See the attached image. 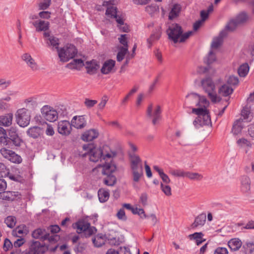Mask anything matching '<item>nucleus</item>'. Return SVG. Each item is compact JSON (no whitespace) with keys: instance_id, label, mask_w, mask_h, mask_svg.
Wrapping results in <instances>:
<instances>
[{"instance_id":"e433bc0d","label":"nucleus","mask_w":254,"mask_h":254,"mask_svg":"<svg viewBox=\"0 0 254 254\" xmlns=\"http://www.w3.org/2000/svg\"><path fill=\"white\" fill-rule=\"evenodd\" d=\"M186 177L192 181H200L203 178V176L198 173H193L191 172H186Z\"/></svg>"},{"instance_id":"4468645a","label":"nucleus","mask_w":254,"mask_h":254,"mask_svg":"<svg viewBox=\"0 0 254 254\" xmlns=\"http://www.w3.org/2000/svg\"><path fill=\"white\" fill-rule=\"evenodd\" d=\"M241 191L246 195L251 193V181L250 178L247 176H243L240 178Z\"/></svg>"},{"instance_id":"f3484780","label":"nucleus","mask_w":254,"mask_h":254,"mask_svg":"<svg viewBox=\"0 0 254 254\" xmlns=\"http://www.w3.org/2000/svg\"><path fill=\"white\" fill-rule=\"evenodd\" d=\"M44 37L48 46H52L53 48H55L57 49V51H58V50H59V39L54 37V36L51 35L49 32H46L44 33Z\"/></svg>"},{"instance_id":"a18cd8bd","label":"nucleus","mask_w":254,"mask_h":254,"mask_svg":"<svg viewBox=\"0 0 254 254\" xmlns=\"http://www.w3.org/2000/svg\"><path fill=\"white\" fill-rule=\"evenodd\" d=\"M27 134L34 138H37L39 135L38 128L36 127H34L29 128L27 131Z\"/></svg>"},{"instance_id":"72a5a7b5","label":"nucleus","mask_w":254,"mask_h":254,"mask_svg":"<svg viewBox=\"0 0 254 254\" xmlns=\"http://www.w3.org/2000/svg\"><path fill=\"white\" fill-rule=\"evenodd\" d=\"M13 116L12 114H7L0 117V124L4 126H9L11 124Z\"/></svg>"},{"instance_id":"e2e57ef3","label":"nucleus","mask_w":254,"mask_h":254,"mask_svg":"<svg viewBox=\"0 0 254 254\" xmlns=\"http://www.w3.org/2000/svg\"><path fill=\"white\" fill-rule=\"evenodd\" d=\"M239 83V79L237 76H230L227 79V83L229 85H236Z\"/></svg>"},{"instance_id":"cd10ccee","label":"nucleus","mask_w":254,"mask_h":254,"mask_svg":"<svg viewBox=\"0 0 254 254\" xmlns=\"http://www.w3.org/2000/svg\"><path fill=\"white\" fill-rule=\"evenodd\" d=\"M242 245L241 241L238 238L231 239L228 242V246L231 251H237L240 249Z\"/></svg>"},{"instance_id":"a878e982","label":"nucleus","mask_w":254,"mask_h":254,"mask_svg":"<svg viewBox=\"0 0 254 254\" xmlns=\"http://www.w3.org/2000/svg\"><path fill=\"white\" fill-rule=\"evenodd\" d=\"M227 35V32L225 30L221 31L218 36L214 38L211 44V47L214 49H217L222 43L223 38Z\"/></svg>"},{"instance_id":"864d4df0","label":"nucleus","mask_w":254,"mask_h":254,"mask_svg":"<svg viewBox=\"0 0 254 254\" xmlns=\"http://www.w3.org/2000/svg\"><path fill=\"white\" fill-rule=\"evenodd\" d=\"M11 84L10 80H7L5 78H0V87L3 89L7 88Z\"/></svg>"},{"instance_id":"bb28decb","label":"nucleus","mask_w":254,"mask_h":254,"mask_svg":"<svg viewBox=\"0 0 254 254\" xmlns=\"http://www.w3.org/2000/svg\"><path fill=\"white\" fill-rule=\"evenodd\" d=\"M115 65V61L113 60H109L106 61L101 69V72L107 74L109 73Z\"/></svg>"},{"instance_id":"603ef678","label":"nucleus","mask_w":254,"mask_h":254,"mask_svg":"<svg viewBox=\"0 0 254 254\" xmlns=\"http://www.w3.org/2000/svg\"><path fill=\"white\" fill-rule=\"evenodd\" d=\"M215 54L212 51H210L208 55V56L204 59V62L207 64H210L215 61Z\"/></svg>"},{"instance_id":"680f3d73","label":"nucleus","mask_w":254,"mask_h":254,"mask_svg":"<svg viewBox=\"0 0 254 254\" xmlns=\"http://www.w3.org/2000/svg\"><path fill=\"white\" fill-rule=\"evenodd\" d=\"M97 103V101L86 98L84 101V104L87 108H91Z\"/></svg>"},{"instance_id":"a211bd4d","label":"nucleus","mask_w":254,"mask_h":254,"mask_svg":"<svg viewBox=\"0 0 254 254\" xmlns=\"http://www.w3.org/2000/svg\"><path fill=\"white\" fill-rule=\"evenodd\" d=\"M22 59L25 62L28 67L33 71L39 69V66L34 59L29 53H25L22 56Z\"/></svg>"},{"instance_id":"6e6d98bb","label":"nucleus","mask_w":254,"mask_h":254,"mask_svg":"<svg viewBox=\"0 0 254 254\" xmlns=\"http://www.w3.org/2000/svg\"><path fill=\"white\" fill-rule=\"evenodd\" d=\"M18 92L15 91L9 90L8 91L7 95L3 97L1 100L6 102H9L11 100V96H15L17 95Z\"/></svg>"},{"instance_id":"2eb2a0df","label":"nucleus","mask_w":254,"mask_h":254,"mask_svg":"<svg viewBox=\"0 0 254 254\" xmlns=\"http://www.w3.org/2000/svg\"><path fill=\"white\" fill-rule=\"evenodd\" d=\"M71 125L68 121H62L58 123V130L59 133L68 135L70 133L71 130Z\"/></svg>"},{"instance_id":"37998d69","label":"nucleus","mask_w":254,"mask_h":254,"mask_svg":"<svg viewBox=\"0 0 254 254\" xmlns=\"http://www.w3.org/2000/svg\"><path fill=\"white\" fill-rule=\"evenodd\" d=\"M169 173L174 177H186V171L181 169H171Z\"/></svg>"},{"instance_id":"c85d7f7f","label":"nucleus","mask_w":254,"mask_h":254,"mask_svg":"<svg viewBox=\"0 0 254 254\" xmlns=\"http://www.w3.org/2000/svg\"><path fill=\"white\" fill-rule=\"evenodd\" d=\"M243 119L240 118L237 120L233 124L232 132L235 135L240 133L244 128Z\"/></svg>"},{"instance_id":"c9c22d12","label":"nucleus","mask_w":254,"mask_h":254,"mask_svg":"<svg viewBox=\"0 0 254 254\" xmlns=\"http://www.w3.org/2000/svg\"><path fill=\"white\" fill-rule=\"evenodd\" d=\"M98 195L101 202H105L107 201L110 196L109 192L104 189H100L98 190Z\"/></svg>"},{"instance_id":"8fccbe9b","label":"nucleus","mask_w":254,"mask_h":254,"mask_svg":"<svg viewBox=\"0 0 254 254\" xmlns=\"http://www.w3.org/2000/svg\"><path fill=\"white\" fill-rule=\"evenodd\" d=\"M8 175L9 169L3 163L0 162V177H5Z\"/></svg>"},{"instance_id":"a19ab883","label":"nucleus","mask_w":254,"mask_h":254,"mask_svg":"<svg viewBox=\"0 0 254 254\" xmlns=\"http://www.w3.org/2000/svg\"><path fill=\"white\" fill-rule=\"evenodd\" d=\"M181 10V6L179 4H175L169 13V19H172L177 17Z\"/></svg>"},{"instance_id":"473e14b6","label":"nucleus","mask_w":254,"mask_h":254,"mask_svg":"<svg viewBox=\"0 0 254 254\" xmlns=\"http://www.w3.org/2000/svg\"><path fill=\"white\" fill-rule=\"evenodd\" d=\"M84 65L83 62L81 59H74L71 63L68 64L66 67L69 69H78Z\"/></svg>"},{"instance_id":"58836bf2","label":"nucleus","mask_w":254,"mask_h":254,"mask_svg":"<svg viewBox=\"0 0 254 254\" xmlns=\"http://www.w3.org/2000/svg\"><path fill=\"white\" fill-rule=\"evenodd\" d=\"M249 70V66L247 63L242 64L238 68V72L241 77H245L248 74Z\"/></svg>"},{"instance_id":"774afa93","label":"nucleus","mask_w":254,"mask_h":254,"mask_svg":"<svg viewBox=\"0 0 254 254\" xmlns=\"http://www.w3.org/2000/svg\"><path fill=\"white\" fill-rule=\"evenodd\" d=\"M214 254H228V251L226 248L218 247L215 249Z\"/></svg>"},{"instance_id":"5701e85b","label":"nucleus","mask_w":254,"mask_h":254,"mask_svg":"<svg viewBox=\"0 0 254 254\" xmlns=\"http://www.w3.org/2000/svg\"><path fill=\"white\" fill-rule=\"evenodd\" d=\"M48 232L45 229L39 228L32 232V236L36 239H40L42 241L47 240L48 238Z\"/></svg>"},{"instance_id":"13d9d810","label":"nucleus","mask_w":254,"mask_h":254,"mask_svg":"<svg viewBox=\"0 0 254 254\" xmlns=\"http://www.w3.org/2000/svg\"><path fill=\"white\" fill-rule=\"evenodd\" d=\"M51 0H43L39 4L40 9H46L50 5Z\"/></svg>"},{"instance_id":"1a4fd4ad","label":"nucleus","mask_w":254,"mask_h":254,"mask_svg":"<svg viewBox=\"0 0 254 254\" xmlns=\"http://www.w3.org/2000/svg\"><path fill=\"white\" fill-rule=\"evenodd\" d=\"M16 121L21 127H27L30 123L31 115L26 108H23L17 110L15 113Z\"/></svg>"},{"instance_id":"5fc2aeb1","label":"nucleus","mask_w":254,"mask_h":254,"mask_svg":"<svg viewBox=\"0 0 254 254\" xmlns=\"http://www.w3.org/2000/svg\"><path fill=\"white\" fill-rule=\"evenodd\" d=\"M118 39L120 43L123 45V46L121 47L120 48H127L128 49V44L127 41V34L121 35Z\"/></svg>"},{"instance_id":"f257e3e1","label":"nucleus","mask_w":254,"mask_h":254,"mask_svg":"<svg viewBox=\"0 0 254 254\" xmlns=\"http://www.w3.org/2000/svg\"><path fill=\"white\" fill-rule=\"evenodd\" d=\"M185 105L189 107L193 106L198 107L197 108L192 109V113L197 115L193 122V125L195 128H198L210 124V117L207 110L209 102L205 97L195 93H190L186 96Z\"/></svg>"},{"instance_id":"3c124183","label":"nucleus","mask_w":254,"mask_h":254,"mask_svg":"<svg viewBox=\"0 0 254 254\" xmlns=\"http://www.w3.org/2000/svg\"><path fill=\"white\" fill-rule=\"evenodd\" d=\"M243 248L247 253L252 254L254 251V243L253 242L247 241L243 245Z\"/></svg>"},{"instance_id":"423d86ee","label":"nucleus","mask_w":254,"mask_h":254,"mask_svg":"<svg viewBox=\"0 0 254 254\" xmlns=\"http://www.w3.org/2000/svg\"><path fill=\"white\" fill-rule=\"evenodd\" d=\"M200 83L203 90L207 94L213 103H216L220 101V98L217 95L215 85L211 78L206 76L201 79Z\"/></svg>"},{"instance_id":"69168bd1","label":"nucleus","mask_w":254,"mask_h":254,"mask_svg":"<svg viewBox=\"0 0 254 254\" xmlns=\"http://www.w3.org/2000/svg\"><path fill=\"white\" fill-rule=\"evenodd\" d=\"M192 34V31H188L184 34H182L180 37L179 38V42L182 43L185 41V40L188 39L191 34Z\"/></svg>"},{"instance_id":"dca6fc26","label":"nucleus","mask_w":254,"mask_h":254,"mask_svg":"<svg viewBox=\"0 0 254 254\" xmlns=\"http://www.w3.org/2000/svg\"><path fill=\"white\" fill-rule=\"evenodd\" d=\"M85 116H74L71 120V125L77 129H82L86 126Z\"/></svg>"},{"instance_id":"49530a36","label":"nucleus","mask_w":254,"mask_h":254,"mask_svg":"<svg viewBox=\"0 0 254 254\" xmlns=\"http://www.w3.org/2000/svg\"><path fill=\"white\" fill-rule=\"evenodd\" d=\"M4 223L9 228H13L16 224V218L14 216H9L4 220Z\"/></svg>"},{"instance_id":"aec40b11","label":"nucleus","mask_w":254,"mask_h":254,"mask_svg":"<svg viewBox=\"0 0 254 254\" xmlns=\"http://www.w3.org/2000/svg\"><path fill=\"white\" fill-rule=\"evenodd\" d=\"M20 194L18 191H4L0 192V199L13 201L16 197L20 198Z\"/></svg>"},{"instance_id":"052dcab7","label":"nucleus","mask_w":254,"mask_h":254,"mask_svg":"<svg viewBox=\"0 0 254 254\" xmlns=\"http://www.w3.org/2000/svg\"><path fill=\"white\" fill-rule=\"evenodd\" d=\"M116 216L117 218L123 221H126L127 219V217L126 215L124 209L123 208H121L117 212Z\"/></svg>"},{"instance_id":"393cba45","label":"nucleus","mask_w":254,"mask_h":254,"mask_svg":"<svg viewBox=\"0 0 254 254\" xmlns=\"http://www.w3.org/2000/svg\"><path fill=\"white\" fill-rule=\"evenodd\" d=\"M85 67L87 72L90 74H94L96 73L99 68V63L95 60L87 61L85 63Z\"/></svg>"},{"instance_id":"f704fd0d","label":"nucleus","mask_w":254,"mask_h":254,"mask_svg":"<svg viewBox=\"0 0 254 254\" xmlns=\"http://www.w3.org/2000/svg\"><path fill=\"white\" fill-rule=\"evenodd\" d=\"M28 233V229L25 225H20L16 228V229L13 231L12 234L13 236H16L17 237H20L18 235L24 234L27 235Z\"/></svg>"},{"instance_id":"338daca9","label":"nucleus","mask_w":254,"mask_h":254,"mask_svg":"<svg viewBox=\"0 0 254 254\" xmlns=\"http://www.w3.org/2000/svg\"><path fill=\"white\" fill-rule=\"evenodd\" d=\"M25 243V240L24 238H20L15 241L13 245L14 248L19 249L22 245Z\"/></svg>"},{"instance_id":"7c9ffc66","label":"nucleus","mask_w":254,"mask_h":254,"mask_svg":"<svg viewBox=\"0 0 254 254\" xmlns=\"http://www.w3.org/2000/svg\"><path fill=\"white\" fill-rule=\"evenodd\" d=\"M206 214L205 213H202L197 216L191 225L192 228H196L199 226H203L206 221Z\"/></svg>"},{"instance_id":"c03bdc74","label":"nucleus","mask_w":254,"mask_h":254,"mask_svg":"<svg viewBox=\"0 0 254 254\" xmlns=\"http://www.w3.org/2000/svg\"><path fill=\"white\" fill-rule=\"evenodd\" d=\"M128 52L127 48H120L119 51L117 56V60L118 62H121L124 59L125 55Z\"/></svg>"},{"instance_id":"ddd939ff","label":"nucleus","mask_w":254,"mask_h":254,"mask_svg":"<svg viewBox=\"0 0 254 254\" xmlns=\"http://www.w3.org/2000/svg\"><path fill=\"white\" fill-rule=\"evenodd\" d=\"M161 113V107L160 106L157 105L154 110L153 111V105L150 104L147 110V115L149 118H152V123L153 125H156L158 121L160 119Z\"/></svg>"},{"instance_id":"2f4dec72","label":"nucleus","mask_w":254,"mask_h":254,"mask_svg":"<svg viewBox=\"0 0 254 254\" xmlns=\"http://www.w3.org/2000/svg\"><path fill=\"white\" fill-rule=\"evenodd\" d=\"M233 89L229 86L224 84L218 90V93L223 96H228L233 93Z\"/></svg>"},{"instance_id":"4be33fe9","label":"nucleus","mask_w":254,"mask_h":254,"mask_svg":"<svg viewBox=\"0 0 254 254\" xmlns=\"http://www.w3.org/2000/svg\"><path fill=\"white\" fill-rule=\"evenodd\" d=\"M98 131L95 129H90L85 131L81 135V138L86 141H90L98 137Z\"/></svg>"},{"instance_id":"bf43d9fd","label":"nucleus","mask_w":254,"mask_h":254,"mask_svg":"<svg viewBox=\"0 0 254 254\" xmlns=\"http://www.w3.org/2000/svg\"><path fill=\"white\" fill-rule=\"evenodd\" d=\"M108 100V98L107 96L105 95V96H103L100 102L98 105V110H102L105 107Z\"/></svg>"},{"instance_id":"4c0bfd02","label":"nucleus","mask_w":254,"mask_h":254,"mask_svg":"<svg viewBox=\"0 0 254 254\" xmlns=\"http://www.w3.org/2000/svg\"><path fill=\"white\" fill-rule=\"evenodd\" d=\"M24 103L26 104L27 108L33 110L35 109L38 105L36 100L34 98H29L25 99Z\"/></svg>"},{"instance_id":"0eeeda50","label":"nucleus","mask_w":254,"mask_h":254,"mask_svg":"<svg viewBox=\"0 0 254 254\" xmlns=\"http://www.w3.org/2000/svg\"><path fill=\"white\" fill-rule=\"evenodd\" d=\"M58 53L61 61L66 62L75 57L77 51L74 46L70 44L58 50Z\"/></svg>"},{"instance_id":"9d476101","label":"nucleus","mask_w":254,"mask_h":254,"mask_svg":"<svg viewBox=\"0 0 254 254\" xmlns=\"http://www.w3.org/2000/svg\"><path fill=\"white\" fill-rule=\"evenodd\" d=\"M168 38L174 43L179 42V38L183 32L182 27L178 24L173 23L170 25L166 30Z\"/></svg>"},{"instance_id":"20e7f679","label":"nucleus","mask_w":254,"mask_h":254,"mask_svg":"<svg viewBox=\"0 0 254 254\" xmlns=\"http://www.w3.org/2000/svg\"><path fill=\"white\" fill-rule=\"evenodd\" d=\"M83 149L86 151L85 154H87L89 156V159L91 161L96 162L99 160H106L107 158H111L116 155L115 152L107 153L104 154L102 149L101 147L97 148L94 146L93 144H85L83 146Z\"/></svg>"},{"instance_id":"f8f14e48","label":"nucleus","mask_w":254,"mask_h":254,"mask_svg":"<svg viewBox=\"0 0 254 254\" xmlns=\"http://www.w3.org/2000/svg\"><path fill=\"white\" fill-rule=\"evenodd\" d=\"M0 153L4 158L12 163L19 164L22 162V158L19 155L6 148L3 147L0 149Z\"/></svg>"},{"instance_id":"09e8293b","label":"nucleus","mask_w":254,"mask_h":254,"mask_svg":"<svg viewBox=\"0 0 254 254\" xmlns=\"http://www.w3.org/2000/svg\"><path fill=\"white\" fill-rule=\"evenodd\" d=\"M161 189L164 194L168 196L172 195L171 188L168 184H164L162 183L160 184Z\"/></svg>"},{"instance_id":"6e6552de","label":"nucleus","mask_w":254,"mask_h":254,"mask_svg":"<svg viewBox=\"0 0 254 254\" xmlns=\"http://www.w3.org/2000/svg\"><path fill=\"white\" fill-rule=\"evenodd\" d=\"M74 228H76L78 233H83L85 237H89L94 234L96 229L94 227H91L90 224L87 221L81 220L73 224Z\"/></svg>"},{"instance_id":"ea45409f","label":"nucleus","mask_w":254,"mask_h":254,"mask_svg":"<svg viewBox=\"0 0 254 254\" xmlns=\"http://www.w3.org/2000/svg\"><path fill=\"white\" fill-rule=\"evenodd\" d=\"M238 25L239 24L237 23L235 19H231L226 25L225 29L224 30H225L226 32L227 31H233L236 29Z\"/></svg>"},{"instance_id":"c756f323","label":"nucleus","mask_w":254,"mask_h":254,"mask_svg":"<svg viewBox=\"0 0 254 254\" xmlns=\"http://www.w3.org/2000/svg\"><path fill=\"white\" fill-rule=\"evenodd\" d=\"M116 165L112 162H106L103 165V174L105 175H112L116 170Z\"/></svg>"},{"instance_id":"f03ea898","label":"nucleus","mask_w":254,"mask_h":254,"mask_svg":"<svg viewBox=\"0 0 254 254\" xmlns=\"http://www.w3.org/2000/svg\"><path fill=\"white\" fill-rule=\"evenodd\" d=\"M22 142V140L19 136L15 128L13 127L10 128L7 134L6 130L0 127V145L13 148L14 146H20Z\"/></svg>"},{"instance_id":"0e129e2a","label":"nucleus","mask_w":254,"mask_h":254,"mask_svg":"<svg viewBox=\"0 0 254 254\" xmlns=\"http://www.w3.org/2000/svg\"><path fill=\"white\" fill-rule=\"evenodd\" d=\"M237 144H238V145H239L240 146H243L244 145H246L248 147L251 146V142L249 140H248L247 139L244 138H242L238 139L237 140Z\"/></svg>"},{"instance_id":"39448f33","label":"nucleus","mask_w":254,"mask_h":254,"mask_svg":"<svg viewBox=\"0 0 254 254\" xmlns=\"http://www.w3.org/2000/svg\"><path fill=\"white\" fill-rule=\"evenodd\" d=\"M130 168L133 182L137 183L143 176L142 161L138 155L134 153L129 155Z\"/></svg>"},{"instance_id":"4d7b16f0","label":"nucleus","mask_w":254,"mask_h":254,"mask_svg":"<svg viewBox=\"0 0 254 254\" xmlns=\"http://www.w3.org/2000/svg\"><path fill=\"white\" fill-rule=\"evenodd\" d=\"M250 113V110L248 107H245L243 109L241 112V115L243 117V121L249 119Z\"/></svg>"},{"instance_id":"412c9836","label":"nucleus","mask_w":254,"mask_h":254,"mask_svg":"<svg viewBox=\"0 0 254 254\" xmlns=\"http://www.w3.org/2000/svg\"><path fill=\"white\" fill-rule=\"evenodd\" d=\"M30 23L35 27L37 32L46 31L49 28V22L42 20H37Z\"/></svg>"},{"instance_id":"79ce46f5","label":"nucleus","mask_w":254,"mask_h":254,"mask_svg":"<svg viewBox=\"0 0 254 254\" xmlns=\"http://www.w3.org/2000/svg\"><path fill=\"white\" fill-rule=\"evenodd\" d=\"M248 15L246 13L242 12L237 16L235 18L237 23L240 25L245 23L248 20Z\"/></svg>"},{"instance_id":"6ab92c4d","label":"nucleus","mask_w":254,"mask_h":254,"mask_svg":"<svg viewBox=\"0 0 254 254\" xmlns=\"http://www.w3.org/2000/svg\"><path fill=\"white\" fill-rule=\"evenodd\" d=\"M47 250V248L38 241L33 242L31 245L29 252H31L32 254H42Z\"/></svg>"},{"instance_id":"9b49d317","label":"nucleus","mask_w":254,"mask_h":254,"mask_svg":"<svg viewBox=\"0 0 254 254\" xmlns=\"http://www.w3.org/2000/svg\"><path fill=\"white\" fill-rule=\"evenodd\" d=\"M41 112L45 120L53 122L58 119L59 111L54 110L48 105H45L41 108Z\"/></svg>"},{"instance_id":"b1692460","label":"nucleus","mask_w":254,"mask_h":254,"mask_svg":"<svg viewBox=\"0 0 254 254\" xmlns=\"http://www.w3.org/2000/svg\"><path fill=\"white\" fill-rule=\"evenodd\" d=\"M161 34V27L160 26H157L153 30L150 37L147 39V42L149 45V47L151 46L153 42L158 41L160 39Z\"/></svg>"},{"instance_id":"7ed1b4c3","label":"nucleus","mask_w":254,"mask_h":254,"mask_svg":"<svg viewBox=\"0 0 254 254\" xmlns=\"http://www.w3.org/2000/svg\"><path fill=\"white\" fill-rule=\"evenodd\" d=\"M113 2V0L103 2V6L107 7L105 14L108 17L115 19L118 23L117 26L121 31L128 32L129 30L128 26L124 23V17L117 10V7L114 5Z\"/></svg>"},{"instance_id":"de8ad7c7","label":"nucleus","mask_w":254,"mask_h":254,"mask_svg":"<svg viewBox=\"0 0 254 254\" xmlns=\"http://www.w3.org/2000/svg\"><path fill=\"white\" fill-rule=\"evenodd\" d=\"M107 177L104 181L105 184L107 186H112L114 185V184L116 182V177L112 175H107Z\"/></svg>"}]
</instances>
